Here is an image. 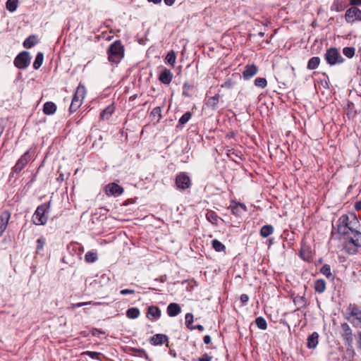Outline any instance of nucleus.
Returning <instances> with one entry per match:
<instances>
[{
    "label": "nucleus",
    "mask_w": 361,
    "mask_h": 361,
    "mask_svg": "<svg viewBox=\"0 0 361 361\" xmlns=\"http://www.w3.org/2000/svg\"><path fill=\"white\" fill-rule=\"evenodd\" d=\"M343 329L345 331V336H351V330L347 324H343Z\"/></svg>",
    "instance_id": "obj_48"
},
{
    "label": "nucleus",
    "mask_w": 361,
    "mask_h": 361,
    "mask_svg": "<svg viewBox=\"0 0 361 361\" xmlns=\"http://www.w3.org/2000/svg\"><path fill=\"white\" fill-rule=\"evenodd\" d=\"M321 273L326 276L327 278L331 277V272L330 266L328 264H324L320 270Z\"/></svg>",
    "instance_id": "obj_40"
},
{
    "label": "nucleus",
    "mask_w": 361,
    "mask_h": 361,
    "mask_svg": "<svg viewBox=\"0 0 361 361\" xmlns=\"http://www.w3.org/2000/svg\"><path fill=\"white\" fill-rule=\"evenodd\" d=\"M274 232V227L271 225H265L260 230V235L263 238H267Z\"/></svg>",
    "instance_id": "obj_22"
},
{
    "label": "nucleus",
    "mask_w": 361,
    "mask_h": 361,
    "mask_svg": "<svg viewBox=\"0 0 361 361\" xmlns=\"http://www.w3.org/2000/svg\"><path fill=\"white\" fill-rule=\"evenodd\" d=\"M92 301L86 302H78V303L73 304V307H82V306H85V305H90V304H92Z\"/></svg>",
    "instance_id": "obj_51"
},
{
    "label": "nucleus",
    "mask_w": 361,
    "mask_h": 361,
    "mask_svg": "<svg viewBox=\"0 0 361 361\" xmlns=\"http://www.w3.org/2000/svg\"><path fill=\"white\" fill-rule=\"evenodd\" d=\"M345 18L349 23L361 21V11L356 6H352L346 11Z\"/></svg>",
    "instance_id": "obj_7"
},
{
    "label": "nucleus",
    "mask_w": 361,
    "mask_h": 361,
    "mask_svg": "<svg viewBox=\"0 0 361 361\" xmlns=\"http://www.w3.org/2000/svg\"><path fill=\"white\" fill-rule=\"evenodd\" d=\"M195 327V329H199L200 331H203V329H204V327L202 325H197V326H196Z\"/></svg>",
    "instance_id": "obj_63"
},
{
    "label": "nucleus",
    "mask_w": 361,
    "mask_h": 361,
    "mask_svg": "<svg viewBox=\"0 0 361 361\" xmlns=\"http://www.w3.org/2000/svg\"><path fill=\"white\" fill-rule=\"evenodd\" d=\"M121 295H128V294H133L135 293V290L133 289H123L120 291Z\"/></svg>",
    "instance_id": "obj_50"
},
{
    "label": "nucleus",
    "mask_w": 361,
    "mask_h": 361,
    "mask_svg": "<svg viewBox=\"0 0 361 361\" xmlns=\"http://www.w3.org/2000/svg\"><path fill=\"white\" fill-rule=\"evenodd\" d=\"M166 345H167L169 348H170V347H169V343H167V344H166ZM169 354H170L171 355H172L173 357H176V353H175L174 350H172V349H171V348H169Z\"/></svg>",
    "instance_id": "obj_60"
},
{
    "label": "nucleus",
    "mask_w": 361,
    "mask_h": 361,
    "mask_svg": "<svg viewBox=\"0 0 361 361\" xmlns=\"http://www.w3.org/2000/svg\"><path fill=\"white\" fill-rule=\"evenodd\" d=\"M255 85L257 87L264 88L267 85V82L264 78H257L255 80Z\"/></svg>",
    "instance_id": "obj_39"
},
{
    "label": "nucleus",
    "mask_w": 361,
    "mask_h": 361,
    "mask_svg": "<svg viewBox=\"0 0 361 361\" xmlns=\"http://www.w3.org/2000/svg\"><path fill=\"white\" fill-rule=\"evenodd\" d=\"M193 322V315L190 313H188L185 315V324L190 329H195V327L194 326H192L191 324Z\"/></svg>",
    "instance_id": "obj_38"
},
{
    "label": "nucleus",
    "mask_w": 361,
    "mask_h": 361,
    "mask_svg": "<svg viewBox=\"0 0 361 361\" xmlns=\"http://www.w3.org/2000/svg\"><path fill=\"white\" fill-rule=\"evenodd\" d=\"M257 73V68L255 65H247L245 67L243 73L245 79L248 80L255 75Z\"/></svg>",
    "instance_id": "obj_14"
},
{
    "label": "nucleus",
    "mask_w": 361,
    "mask_h": 361,
    "mask_svg": "<svg viewBox=\"0 0 361 361\" xmlns=\"http://www.w3.org/2000/svg\"><path fill=\"white\" fill-rule=\"evenodd\" d=\"M337 231L341 235H348L350 231L347 226L337 225Z\"/></svg>",
    "instance_id": "obj_44"
},
{
    "label": "nucleus",
    "mask_w": 361,
    "mask_h": 361,
    "mask_svg": "<svg viewBox=\"0 0 361 361\" xmlns=\"http://www.w3.org/2000/svg\"><path fill=\"white\" fill-rule=\"evenodd\" d=\"M249 300L248 296L246 294H243L240 296V300L243 303H245Z\"/></svg>",
    "instance_id": "obj_56"
},
{
    "label": "nucleus",
    "mask_w": 361,
    "mask_h": 361,
    "mask_svg": "<svg viewBox=\"0 0 361 361\" xmlns=\"http://www.w3.org/2000/svg\"><path fill=\"white\" fill-rule=\"evenodd\" d=\"M246 211V207L243 204L238 203L231 207V212L233 214L240 216Z\"/></svg>",
    "instance_id": "obj_19"
},
{
    "label": "nucleus",
    "mask_w": 361,
    "mask_h": 361,
    "mask_svg": "<svg viewBox=\"0 0 361 361\" xmlns=\"http://www.w3.org/2000/svg\"><path fill=\"white\" fill-rule=\"evenodd\" d=\"M45 243L46 239L44 237L42 236L37 239L36 247V251L37 253H40V252L43 250Z\"/></svg>",
    "instance_id": "obj_33"
},
{
    "label": "nucleus",
    "mask_w": 361,
    "mask_h": 361,
    "mask_svg": "<svg viewBox=\"0 0 361 361\" xmlns=\"http://www.w3.org/2000/svg\"><path fill=\"white\" fill-rule=\"evenodd\" d=\"M348 238L349 242L355 246L358 247L361 245V232L359 230H355L349 233Z\"/></svg>",
    "instance_id": "obj_10"
},
{
    "label": "nucleus",
    "mask_w": 361,
    "mask_h": 361,
    "mask_svg": "<svg viewBox=\"0 0 361 361\" xmlns=\"http://www.w3.org/2000/svg\"><path fill=\"white\" fill-rule=\"evenodd\" d=\"M85 259L89 263L94 262L97 260V255L94 252H87L85 255Z\"/></svg>",
    "instance_id": "obj_31"
},
{
    "label": "nucleus",
    "mask_w": 361,
    "mask_h": 361,
    "mask_svg": "<svg viewBox=\"0 0 361 361\" xmlns=\"http://www.w3.org/2000/svg\"><path fill=\"white\" fill-rule=\"evenodd\" d=\"M105 192L107 195L118 196L123 192V188L117 183H112L105 187Z\"/></svg>",
    "instance_id": "obj_8"
},
{
    "label": "nucleus",
    "mask_w": 361,
    "mask_h": 361,
    "mask_svg": "<svg viewBox=\"0 0 361 361\" xmlns=\"http://www.w3.org/2000/svg\"><path fill=\"white\" fill-rule=\"evenodd\" d=\"M47 213L45 205L42 204L39 206L32 216L34 224L36 225H44L48 219Z\"/></svg>",
    "instance_id": "obj_5"
},
{
    "label": "nucleus",
    "mask_w": 361,
    "mask_h": 361,
    "mask_svg": "<svg viewBox=\"0 0 361 361\" xmlns=\"http://www.w3.org/2000/svg\"><path fill=\"white\" fill-rule=\"evenodd\" d=\"M331 9L335 10L336 11L338 12V11H342V7H339L338 4V1H336L334 3V4L332 5Z\"/></svg>",
    "instance_id": "obj_53"
},
{
    "label": "nucleus",
    "mask_w": 361,
    "mask_h": 361,
    "mask_svg": "<svg viewBox=\"0 0 361 361\" xmlns=\"http://www.w3.org/2000/svg\"><path fill=\"white\" fill-rule=\"evenodd\" d=\"M212 357L207 354H204L202 357L198 359V361H211Z\"/></svg>",
    "instance_id": "obj_49"
},
{
    "label": "nucleus",
    "mask_w": 361,
    "mask_h": 361,
    "mask_svg": "<svg viewBox=\"0 0 361 361\" xmlns=\"http://www.w3.org/2000/svg\"><path fill=\"white\" fill-rule=\"evenodd\" d=\"M204 342L206 343V344H209L211 342V338L209 336H205L204 337Z\"/></svg>",
    "instance_id": "obj_59"
},
{
    "label": "nucleus",
    "mask_w": 361,
    "mask_h": 361,
    "mask_svg": "<svg viewBox=\"0 0 361 361\" xmlns=\"http://www.w3.org/2000/svg\"><path fill=\"white\" fill-rule=\"evenodd\" d=\"M110 45H121V43L120 40L117 39L113 42Z\"/></svg>",
    "instance_id": "obj_62"
},
{
    "label": "nucleus",
    "mask_w": 361,
    "mask_h": 361,
    "mask_svg": "<svg viewBox=\"0 0 361 361\" xmlns=\"http://www.w3.org/2000/svg\"><path fill=\"white\" fill-rule=\"evenodd\" d=\"M320 63V59L317 56L311 58L307 63V68L310 70L316 69Z\"/></svg>",
    "instance_id": "obj_25"
},
{
    "label": "nucleus",
    "mask_w": 361,
    "mask_h": 361,
    "mask_svg": "<svg viewBox=\"0 0 361 361\" xmlns=\"http://www.w3.org/2000/svg\"><path fill=\"white\" fill-rule=\"evenodd\" d=\"M161 316V310L156 306H150L148 307L147 317L149 319H158Z\"/></svg>",
    "instance_id": "obj_15"
},
{
    "label": "nucleus",
    "mask_w": 361,
    "mask_h": 361,
    "mask_svg": "<svg viewBox=\"0 0 361 361\" xmlns=\"http://www.w3.org/2000/svg\"><path fill=\"white\" fill-rule=\"evenodd\" d=\"M191 115H192L191 112L188 111L182 116V125L185 123L186 122H188L190 120Z\"/></svg>",
    "instance_id": "obj_46"
},
{
    "label": "nucleus",
    "mask_w": 361,
    "mask_h": 361,
    "mask_svg": "<svg viewBox=\"0 0 361 361\" xmlns=\"http://www.w3.org/2000/svg\"><path fill=\"white\" fill-rule=\"evenodd\" d=\"M255 323H256L257 326H258V328H259L260 329L265 330L267 329V322L263 317H257L255 319Z\"/></svg>",
    "instance_id": "obj_35"
},
{
    "label": "nucleus",
    "mask_w": 361,
    "mask_h": 361,
    "mask_svg": "<svg viewBox=\"0 0 361 361\" xmlns=\"http://www.w3.org/2000/svg\"><path fill=\"white\" fill-rule=\"evenodd\" d=\"M107 54L111 63L118 64L124 56L123 47H109Z\"/></svg>",
    "instance_id": "obj_4"
},
{
    "label": "nucleus",
    "mask_w": 361,
    "mask_h": 361,
    "mask_svg": "<svg viewBox=\"0 0 361 361\" xmlns=\"http://www.w3.org/2000/svg\"><path fill=\"white\" fill-rule=\"evenodd\" d=\"M183 89V94L186 96H191L195 92L194 86L188 83L184 84Z\"/></svg>",
    "instance_id": "obj_34"
},
{
    "label": "nucleus",
    "mask_w": 361,
    "mask_h": 361,
    "mask_svg": "<svg viewBox=\"0 0 361 361\" xmlns=\"http://www.w3.org/2000/svg\"><path fill=\"white\" fill-rule=\"evenodd\" d=\"M314 289L319 293H322L326 289V282L323 279H318L314 283Z\"/></svg>",
    "instance_id": "obj_20"
},
{
    "label": "nucleus",
    "mask_w": 361,
    "mask_h": 361,
    "mask_svg": "<svg viewBox=\"0 0 361 361\" xmlns=\"http://www.w3.org/2000/svg\"><path fill=\"white\" fill-rule=\"evenodd\" d=\"M31 56L27 51L20 53L14 60L15 66L20 69L27 68L30 63Z\"/></svg>",
    "instance_id": "obj_6"
},
{
    "label": "nucleus",
    "mask_w": 361,
    "mask_h": 361,
    "mask_svg": "<svg viewBox=\"0 0 361 361\" xmlns=\"http://www.w3.org/2000/svg\"><path fill=\"white\" fill-rule=\"evenodd\" d=\"M147 1L149 3H153L154 4H158L161 2V0H147Z\"/></svg>",
    "instance_id": "obj_61"
},
{
    "label": "nucleus",
    "mask_w": 361,
    "mask_h": 361,
    "mask_svg": "<svg viewBox=\"0 0 361 361\" xmlns=\"http://www.w3.org/2000/svg\"><path fill=\"white\" fill-rule=\"evenodd\" d=\"M176 185L178 189L180 188V173L176 177Z\"/></svg>",
    "instance_id": "obj_55"
},
{
    "label": "nucleus",
    "mask_w": 361,
    "mask_h": 361,
    "mask_svg": "<svg viewBox=\"0 0 361 361\" xmlns=\"http://www.w3.org/2000/svg\"><path fill=\"white\" fill-rule=\"evenodd\" d=\"M352 219L349 220L348 228L350 232L355 230H358L360 227V224L355 216H352Z\"/></svg>",
    "instance_id": "obj_21"
},
{
    "label": "nucleus",
    "mask_w": 361,
    "mask_h": 361,
    "mask_svg": "<svg viewBox=\"0 0 361 361\" xmlns=\"http://www.w3.org/2000/svg\"><path fill=\"white\" fill-rule=\"evenodd\" d=\"M165 343H168V336L165 334H157L150 338V343L152 345H159Z\"/></svg>",
    "instance_id": "obj_11"
},
{
    "label": "nucleus",
    "mask_w": 361,
    "mask_h": 361,
    "mask_svg": "<svg viewBox=\"0 0 361 361\" xmlns=\"http://www.w3.org/2000/svg\"><path fill=\"white\" fill-rule=\"evenodd\" d=\"M140 315V310L137 307H130L126 312V316L130 319H136Z\"/></svg>",
    "instance_id": "obj_27"
},
{
    "label": "nucleus",
    "mask_w": 361,
    "mask_h": 361,
    "mask_svg": "<svg viewBox=\"0 0 361 361\" xmlns=\"http://www.w3.org/2000/svg\"><path fill=\"white\" fill-rule=\"evenodd\" d=\"M172 77L173 75L171 72L169 70L164 68L161 71L159 79L162 83L168 85L171 82Z\"/></svg>",
    "instance_id": "obj_12"
},
{
    "label": "nucleus",
    "mask_w": 361,
    "mask_h": 361,
    "mask_svg": "<svg viewBox=\"0 0 361 361\" xmlns=\"http://www.w3.org/2000/svg\"><path fill=\"white\" fill-rule=\"evenodd\" d=\"M100 353L93 352V351H85L82 353V355H88L92 359L99 360Z\"/></svg>",
    "instance_id": "obj_42"
},
{
    "label": "nucleus",
    "mask_w": 361,
    "mask_h": 361,
    "mask_svg": "<svg viewBox=\"0 0 361 361\" xmlns=\"http://www.w3.org/2000/svg\"><path fill=\"white\" fill-rule=\"evenodd\" d=\"M10 217L11 213L8 211L4 210L0 212V236L6 230Z\"/></svg>",
    "instance_id": "obj_9"
},
{
    "label": "nucleus",
    "mask_w": 361,
    "mask_h": 361,
    "mask_svg": "<svg viewBox=\"0 0 361 361\" xmlns=\"http://www.w3.org/2000/svg\"><path fill=\"white\" fill-rule=\"evenodd\" d=\"M343 329L345 331V336H351V330L347 324H343Z\"/></svg>",
    "instance_id": "obj_47"
},
{
    "label": "nucleus",
    "mask_w": 361,
    "mask_h": 361,
    "mask_svg": "<svg viewBox=\"0 0 361 361\" xmlns=\"http://www.w3.org/2000/svg\"><path fill=\"white\" fill-rule=\"evenodd\" d=\"M18 5V0H7L6 2V9L13 13L16 11Z\"/></svg>",
    "instance_id": "obj_24"
},
{
    "label": "nucleus",
    "mask_w": 361,
    "mask_h": 361,
    "mask_svg": "<svg viewBox=\"0 0 361 361\" xmlns=\"http://www.w3.org/2000/svg\"><path fill=\"white\" fill-rule=\"evenodd\" d=\"M351 321L354 325L361 327V310L353 307L351 312Z\"/></svg>",
    "instance_id": "obj_13"
},
{
    "label": "nucleus",
    "mask_w": 361,
    "mask_h": 361,
    "mask_svg": "<svg viewBox=\"0 0 361 361\" xmlns=\"http://www.w3.org/2000/svg\"><path fill=\"white\" fill-rule=\"evenodd\" d=\"M353 6H361V0H349Z\"/></svg>",
    "instance_id": "obj_54"
},
{
    "label": "nucleus",
    "mask_w": 361,
    "mask_h": 361,
    "mask_svg": "<svg viewBox=\"0 0 361 361\" xmlns=\"http://www.w3.org/2000/svg\"><path fill=\"white\" fill-rule=\"evenodd\" d=\"M56 111V106L52 102H47L44 103L43 106V112L46 115L54 114Z\"/></svg>",
    "instance_id": "obj_16"
},
{
    "label": "nucleus",
    "mask_w": 361,
    "mask_h": 361,
    "mask_svg": "<svg viewBox=\"0 0 361 361\" xmlns=\"http://www.w3.org/2000/svg\"><path fill=\"white\" fill-rule=\"evenodd\" d=\"M222 87L230 88L231 87V82L230 81H226L221 85Z\"/></svg>",
    "instance_id": "obj_58"
},
{
    "label": "nucleus",
    "mask_w": 361,
    "mask_h": 361,
    "mask_svg": "<svg viewBox=\"0 0 361 361\" xmlns=\"http://www.w3.org/2000/svg\"><path fill=\"white\" fill-rule=\"evenodd\" d=\"M114 112V107L111 106H107L104 109L101 114L100 117L102 120L108 119Z\"/></svg>",
    "instance_id": "obj_28"
},
{
    "label": "nucleus",
    "mask_w": 361,
    "mask_h": 361,
    "mask_svg": "<svg viewBox=\"0 0 361 361\" xmlns=\"http://www.w3.org/2000/svg\"><path fill=\"white\" fill-rule=\"evenodd\" d=\"M356 208H357V209H361V202H360L357 203V204H356Z\"/></svg>",
    "instance_id": "obj_64"
},
{
    "label": "nucleus",
    "mask_w": 361,
    "mask_h": 361,
    "mask_svg": "<svg viewBox=\"0 0 361 361\" xmlns=\"http://www.w3.org/2000/svg\"><path fill=\"white\" fill-rule=\"evenodd\" d=\"M191 185V180L188 176L182 173V190L189 188Z\"/></svg>",
    "instance_id": "obj_30"
},
{
    "label": "nucleus",
    "mask_w": 361,
    "mask_h": 361,
    "mask_svg": "<svg viewBox=\"0 0 361 361\" xmlns=\"http://www.w3.org/2000/svg\"><path fill=\"white\" fill-rule=\"evenodd\" d=\"M319 335L317 332L312 333L307 338V345L309 348H314L318 344Z\"/></svg>",
    "instance_id": "obj_18"
},
{
    "label": "nucleus",
    "mask_w": 361,
    "mask_h": 361,
    "mask_svg": "<svg viewBox=\"0 0 361 361\" xmlns=\"http://www.w3.org/2000/svg\"><path fill=\"white\" fill-rule=\"evenodd\" d=\"M175 1L176 0H164L165 4L169 6H172L174 4Z\"/></svg>",
    "instance_id": "obj_57"
},
{
    "label": "nucleus",
    "mask_w": 361,
    "mask_h": 361,
    "mask_svg": "<svg viewBox=\"0 0 361 361\" xmlns=\"http://www.w3.org/2000/svg\"><path fill=\"white\" fill-rule=\"evenodd\" d=\"M35 154V150L29 149L27 150L17 161L12 170L16 173H19L31 160L32 157Z\"/></svg>",
    "instance_id": "obj_3"
},
{
    "label": "nucleus",
    "mask_w": 361,
    "mask_h": 361,
    "mask_svg": "<svg viewBox=\"0 0 361 361\" xmlns=\"http://www.w3.org/2000/svg\"><path fill=\"white\" fill-rule=\"evenodd\" d=\"M86 90L84 85H79L72 99L69 110L71 113L75 112L82 104V99L85 94Z\"/></svg>",
    "instance_id": "obj_1"
},
{
    "label": "nucleus",
    "mask_w": 361,
    "mask_h": 361,
    "mask_svg": "<svg viewBox=\"0 0 361 361\" xmlns=\"http://www.w3.org/2000/svg\"><path fill=\"white\" fill-rule=\"evenodd\" d=\"M175 60L176 54L173 51H171L167 54L166 57V61L169 64H173L175 62Z\"/></svg>",
    "instance_id": "obj_43"
},
{
    "label": "nucleus",
    "mask_w": 361,
    "mask_h": 361,
    "mask_svg": "<svg viewBox=\"0 0 361 361\" xmlns=\"http://www.w3.org/2000/svg\"><path fill=\"white\" fill-rule=\"evenodd\" d=\"M180 312V307L177 303H170L167 307V313L170 317H175Z\"/></svg>",
    "instance_id": "obj_17"
},
{
    "label": "nucleus",
    "mask_w": 361,
    "mask_h": 361,
    "mask_svg": "<svg viewBox=\"0 0 361 361\" xmlns=\"http://www.w3.org/2000/svg\"><path fill=\"white\" fill-rule=\"evenodd\" d=\"M44 60V55L42 52H38L33 63L34 69H38L42 64Z\"/></svg>",
    "instance_id": "obj_26"
},
{
    "label": "nucleus",
    "mask_w": 361,
    "mask_h": 361,
    "mask_svg": "<svg viewBox=\"0 0 361 361\" xmlns=\"http://www.w3.org/2000/svg\"><path fill=\"white\" fill-rule=\"evenodd\" d=\"M161 111L160 107H155L151 111V116L154 117V119H157V121H159V118L161 117Z\"/></svg>",
    "instance_id": "obj_41"
},
{
    "label": "nucleus",
    "mask_w": 361,
    "mask_h": 361,
    "mask_svg": "<svg viewBox=\"0 0 361 361\" xmlns=\"http://www.w3.org/2000/svg\"><path fill=\"white\" fill-rule=\"evenodd\" d=\"M357 348L361 350V331L358 332L357 335Z\"/></svg>",
    "instance_id": "obj_52"
},
{
    "label": "nucleus",
    "mask_w": 361,
    "mask_h": 361,
    "mask_svg": "<svg viewBox=\"0 0 361 361\" xmlns=\"http://www.w3.org/2000/svg\"><path fill=\"white\" fill-rule=\"evenodd\" d=\"M349 220H350V218L348 215H345V214L343 215L338 219V220L337 221V225L348 227Z\"/></svg>",
    "instance_id": "obj_36"
},
{
    "label": "nucleus",
    "mask_w": 361,
    "mask_h": 361,
    "mask_svg": "<svg viewBox=\"0 0 361 361\" xmlns=\"http://www.w3.org/2000/svg\"><path fill=\"white\" fill-rule=\"evenodd\" d=\"M207 219L212 224H216L217 223V220H218V217L217 216L212 212H209L207 214Z\"/></svg>",
    "instance_id": "obj_45"
},
{
    "label": "nucleus",
    "mask_w": 361,
    "mask_h": 361,
    "mask_svg": "<svg viewBox=\"0 0 361 361\" xmlns=\"http://www.w3.org/2000/svg\"><path fill=\"white\" fill-rule=\"evenodd\" d=\"M343 53L347 57L352 58L355 54V49L353 47H345L343 50Z\"/></svg>",
    "instance_id": "obj_37"
},
{
    "label": "nucleus",
    "mask_w": 361,
    "mask_h": 361,
    "mask_svg": "<svg viewBox=\"0 0 361 361\" xmlns=\"http://www.w3.org/2000/svg\"><path fill=\"white\" fill-rule=\"evenodd\" d=\"M219 95L216 94L214 97H209L208 100L207 101V105L209 107H211L212 109H215L216 107V105L219 103Z\"/></svg>",
    "instance_id": "obj_29"
},
{
    "label": "nucleus",
    "mask_w": 361,
    "mask_h": 361,
    "mask_svg": "<svg viewBox=\"0 0 361 361\" xmlns=\"http://www.w3.org/2000/svg\"><path fill=\"white\" fill-rule=\"evenodd\" d=\"M212 247L216 251V252H221L224 251L225 246L218 240L214 239L212 242Z\"/></svg>",
    "instance_id": "obj_32"
},
{
    "label": "nucleus",
    "mask_w": 361,
    "mask_h": 361,
    "mask_svg": "<svg viewBox=\"0 0 361 361\" xmlns=\"http://www.w3.org/2000/svg\"><path fill=\"white\" fill-rule=\"evenodd\" d=\"M39 42L37 35H32L27 37L23 43V45H36Z\"/></svg>",
    "instance_id": "obj_23"
},
{
    "label": "nucleus",
    "mask_w": 361,
    "mask_h": 361,
    "mask_svg": "<svg viewBox=\"0 0 361 361\" xmlns=\"http://www.w3.org/2000/svg\"><path fill=\"white\" fill-rule=\"evenodd\" d=\"M324 58L330 66H335L343 62V58L341 55L339 50L335 47L328 49Z\"/></svg>",
    "instance_id": "obj_2"
}]
</instances>
